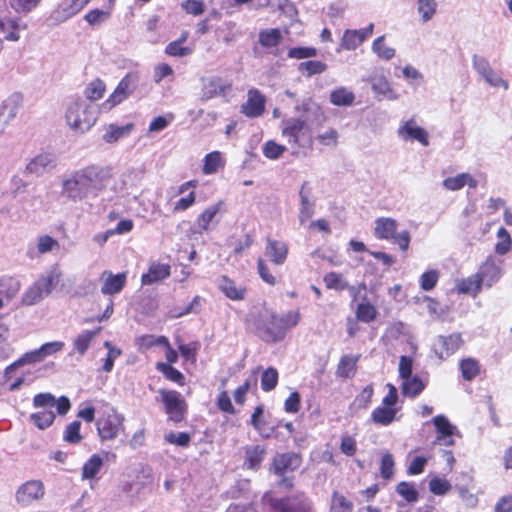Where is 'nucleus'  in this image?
Here are the masks:
<instances>
[{
  "label": "nucleus",
  "mask_w": 512,
  "mask_h": 512,
  "mask_svg": "<svg viewBox=\"0 0 512 512\" xmlns=\"http://www.w3.org/2000/svg\"><path fill=\"white\" fill-rule=\"evenodd\" d=\"M465 185L469 188L475 189L478 182L469 173H459L453 177H447L442 181V186L449 191H457L462 189Z\"/></svg>",
  "instance_id": "28"
},
{
  "label": "nucleus",
  "mask_w": 512,
  "mask_h": 512,
  "mask_svg": "<svg viewBox=\"0 0 512 512\" xmlns=\"http://www.w3.org/2000/svg\"><path fill=\"white\" fill-rule=\"evenodd\" d=\"M354 100V93L345 87H339L330 93V102L335 106H350Z\"/></svg>",
  "instance_id": "45"
},
{
  "label": "nucleus",
  "mask_w": 512,
  "mask_h": 512,
  "mask_svg": "<svg viewBox=\"0 0 512 512\" xmlns=\"http://www.w3.org/2000/svg\"><path fill=\"white\" fill-rule=\"evenodd\" d=\"M266 109V96L257 88L247 91V100L241 104L240 112L247 118H258Z\"/></svg>",
  "instance_id": "13"
},
{
  "label": "nucleus",
  "mask_w": 512,
  "mask_h": 512,
  "mask_svg": "<svg viewBox=\"0 0 512 512\" xmlns=\"http://www.w3.org/2000/svg\"><path fill=\"white\" fill-rule=\"evenodd\" d=\"M44 359L42 358L41 354L37 349L28 351L24 353L20 358H18L16 361L8 365L4 370V378L6 380L10 379L12 376V373L19 367L25 366V365H31L36 364L39 362H42Z\"/></svg>",
  "instance_id": "29"
},
{
  "label": "nucleus",
  "mask_w": 512,
  "mask_h": 512,
  "mask_svg": "<svg viewBox=\"0 0 512 512\" xmlns=\"http://www.w3.org/2000/svg\"><path fill=\"white\" fill-rule=\"evenodd\" d=\"M398 223L390 217H380L375 220L374 236L379 240H389L406 252L409 249L411 235L408 230L397 233Z\"/></svg>",
  "instance_id": "6"
},
{
  "label": "nucleus",
  "mask_w": 512,
  "mask_h": 512,
  "mask_svg": "<svg viewBox=\"0 0 512 512\" xmlns=\"http://www.w3.org/2000/svg\"><path fill=\"white\" fill-rule=\"evenodd\" d=\"M362 43L357 30L347 29L343 34L341 47L345 50H354Z\"/></svg>",
  "instance_id": "62"
},
{
  "label": "nucleus",
  "mask_w": 512,
  "mask_h": 512,
  "mask_svg": "<svg viewBox=\"0 0 512 512\" xmlns=\"http://www.w3.org/2000/svg\"><path fill=\"white\" fill-rule=\"evenodd\" d=\"M111 16V10L92 9L85 16L84 19L92 26L99 25Z\"/></svg>",
  "instance_id": "64"
},
{
  "label": "nucleus",
  "mask_w": 512,
  "mask_h": 512,
  "mask_svg": "<svg viewBox=\"0 0 512 512\" xmlns=\"http://www.w3.org/2000/svg\"><path fill=\"white\" fill-rule=\"evenodd\" d=\"M81 422L74 420L69 423L63 432V440L69 444L76 445L83 440V436L80 433Z\"/></svg>",
  "instance_id": "53"
},
{
  "label": "nucleus",
  "mask_w": 512,
  "mask_h": 512,
  "mask_svg": "<svg viewBox=\"0 0 512 512\" xmlns=\"http://www.w3.org/2000/svg\"><path fill=\"white\" fill-rule=\"evenodd\" d=\"M395 490L408 503L417 502L419 499V493L412 482L401 481L397 484Z\"/></svg>",
  "instance_id": "50"
},
{
  "label": "nucleus",
  "mask_w": 512,
  "mask_h": 512,
  "mask_svg": "<svg viewBox=\"0 0 512 512\" xmlns=\"http://www.w3.org/2000/svg\"><path fill=\"white\" fill-rule=\"evenodd\" d=\"M124 418L114 409L103 412L96 421V429L101 441L115 439L124 429Z\"/></svg>",
  "instance_id": "9"
},
{
  "label": "nucleus",
  "mask_w": 512,
  "mask_h": 512,
  "mask_svg": "<svg viewBox=\"0 0 512 512\" xmlns=\"http://www.w3.org/2000/svg\"><path fill=\"white\" fill-rule=\"evenodd\" d=\"M167 343V337L164 335L154 336V335H142L136 339V344L139 349H150L154 346H162V344Z\"/></svg>",
  "instance_id": "56"
},
{
  "label": "nucleus",
  "mask_w": 512,
  "mask_h": 512,
  "mask_svg": "<svg viewBox=\"0 0 512 512\" xmlns=\"http://www.w3.org/2000/svg\"><path fill=\"white\" fill-rule=\"evenodd\" d=\"M21 289V282L15 276H0V309L4 306V299L14 298Z\"/></svg>",
  "instance_id": "25"
},
{
  "label": "nucleus",
  "mask_w": 512,
  "mask_h": 512,
  "mask_svg": "<svg viewBox=\"0 0 512 512\" xmlns=\"http://www.w3.org/2000/svg\"><path fill=\"white\" fill-rule=\"evenodd\" d=\"M464 344L460 333H452L447 336H439L435 346V353L440 359L448 358L458 351Z\"/></svg>",
  "instance_id": "17"
},
{
  "label": "nucleus",
  "mask_w": 512,
  "mask_h": 512,
  "mask_svg": "<svg viewBox=\"0 0 512 512\" xmlns=\"http://www.w3.org/2000/svg\"><path fill=\"white\" fill-rule=\"evenodd\" d=\"M361 355H343L336 368V376L341 379H351L357 372V364L360 360Z\"/></svg>",
  "instance_id": "27"
},
{
  "label": "nucleus",
  "mask_w": 512,
  "mask_h": 512,
  "mask_svg": "<svg viewBox=\"0 0 512 512\" xmlns=\"http://www.w3.org/2000/svg\"><path fill=\"white\" fill-rule=\"evenodd\" d=\"M155 368L164 376L166 380L173 382L181 387L186 384L184 374L178 369L174 368L172 365H169V363L157 362Z\"/></svg>",
  "instance_id": "34"
},
{
  "label": "nucleus",
  "mask_w": 512,
  "mask_h": 512,
  "mask_svg": "<svg viewBox=\"0 0 512 512\" xmlns=\"http://www.w3.org/2000/svg\"><path fill=\"white\" fill-rule=\"evenodd\" d=\"M0 32L9 41L19 40V23L15 19H0Z\"/></svg>",
  "instance_id": "49"
},
{
  "label": "nucleus",
  "mask_w": 512,
  "mask_h": 512,
  "mask_svg": "<svg viewBox=\"0 0 512 512\" xmlns=\"http://www.w3.org/2000/svg\"><path fill=\"white\" fill-rule=\"evenodd\" d=\"M452 488L451 483L446 478L435 476L429 481V490L432 494L443 496Z\"/></svg>",
  "instance_id": "57"
},
{
  "label": "nucleus",
  "mask_w": 512,
  "mask_h": 512,
  "mask_svg": "<svg viewBox=\"0 0 512 512\" xmlns=\"http://www.w3.org/2000/svg\"><path fill=\"white\" fill-rule=\"evenodd\" d=\"M439 277L440 274L438 270L432 269L424 272L419 279L421 289L424 291H430L434 289L439 280Z\"/></svg>",
  "instance_id": "61"
},
{
  "label": "nucleus",
  "mask_w": 512,
  "mask_h": 512,
  "mask_svg": "<svg viewBox=\"0 0 512 512\" xmlns=\"http://www.w3.org/2000/svg\"><path fill=\"white\" fill-rule=\"evenodd\" d=\"M283 40L279 28L263 29L258 34V43L265 49L277 48Z\"/></svg>",
  "instance_id": "30"
},
{
  "label": "nucleus",
  "mask_w": 512,
  "mask_h": 512,
  "mask_svg": "<svg viewBox=\"0 0 512 512\" xmlns=\"http://www.w3.org/2000/svg\"><path fill=\"white\" fill-rule=\"evenodd\" d=\"M399 134L404 140H416L423 146L429 145L428 132L416 126L413 120L406 121L399 129Z\"/></svg>",
  "instance_id": "24"
},
{
  "label": "nucleus",
  "mask_w": 512,
  "mask_h": 512,
  "mask_svg": "<svg viewBox=\"0 0 512 512\" xmlns=\"http://www.w3.org/2000/svg\"><path fill=\"white\" fill-rule=\"evenodd\" d=\"M257 271L259 274V277L262 279L263 282L270 286H274L277 283V278L275 275L272 274L270 267L268 266L267 262L259 257L257 259Z\"/></svg>",
  "instance_id": "59"
},
{
  "label": "nucleus",
  "mask_w": 512,
  "mask_h": 512,
  "mask_svg": "<svg viewBox=\"0 0 512 512\" xmlns=\"http://www.w3.org/2000/svg\"><path fill=\"white\" fill-rule=\"evenodd\" d=\"M202 99L210 100L218 96H225L231 89V83L223 81L220 77L202 78Z\"/></svg>",
  "instance_id": "20"
},
{
  "label": "nucleus",
  "mask_w": 512,
  "mask_h": 512,
  "mask_svg": "<svg viewBox=\"0 0 512 512\" xmlns=\"http://www.w3.org/2000/svg\"><path fill=\"white\" fill-rule=\"evenodd\" d=\"M394 458L392 454L385 453L381 458L380 474L384 480H390L394 475Z\"/></svg>",
  "instance_id": "63"
},
{
  "label": "nucleus",
  "mask_w": 512,
  "mask_h": 512,
  "mask_svg": "<svg viewBox=\"0 0 512 512\" xmlns=\"http://www.w3.org/2000/svg\"><path fill=\"white\" fill-rule=\"evenodd\" d=\"M306 182L302 185L299 195L301 199V208L299 211V221L300 223H304L308 221L314 214V204L311 202L308 198V196L305 194L304 189L306 186Z\"/></svg>",
  "instance_id": "51"
},
{
  "label": "nucleus",
  "mask_w": 512,
  "mask_h": 512,
  "mask_svg": "<svg viewBox=\"0 0 512 512\" xmlns=\"http://www.w3.org/2000/svg\"><path fill=\"white\" fill-rule=\"evenodd\" d=\"M308 126L305 121L294 118L287 122L282 129V136L287 138L288 143L293 147H301L302 141L308 134Z\"/></svg>",
  "instance_id": "16"
},
{
  "label": "nucleus",
  "mask_w": 512,
  "mask_h": 512,
  "mask_svg": "<svg viewBox=\"0 0 512 512\" xmlns=\"http://www.w3.org/2000/svg\"><path fill=\"white\" fill-rule=\"evenodd\" d=\"M66 120L73 130L83 133L96 123L97 117L92 105L77 100L68 107Z\"/></svg>",
  "instance_id": "8"
},
{
  "label": "nucleus",
  "mask_w": 512,
  "mask_h": 512,
  "mask_svg": "<svg viewBox=\"0 0 512 512\" xmlns=\"http://www.w3.org/2000/svg\"><path fill=\"white\" fill-rule=\"evenodd\" d=\"M459 368L465 381L474 380L480 374L481 370L479 361L471 357L462 359L459 363Z\"/></svg>",
  "instance_id": "38"
},
{
  "label": "nucleus",
  "mask_w": 512,
  "mask_h": 512,
  "mask_svg": "<svg viewBox=\"0 0 512 512\" xmlns=\"http://www.w3.org/2000/svg\"><path fill=\"white\" fill-rule=\"evenodd\" d=\"M372 50L383 60H390L395 56V49L385 44V36H380L373 41Z\"/></svg>",
  "instance_id": "55"
},
{
  "label": "nucleus",
  "mask_w": 512,
  "mask_h": 512,
  "mask_svg": "<svg viewBox=\"0 0 512 512\" xmlns=\"http://www.w3.org/2000/svg\"><path fill=\"white\" fill-rule=\"evenodd\" d=\"M474 69L485 79V81L494 87L508 88V82L502 79L497 72H495L488 60L482 56L474 55L472 58Z\"/></svg>",
  "instance_id": "15"
},
{
  "label": "nucleus",
  "mask_w": 512,
  "mask_h": 512,
  "mask_svg": "<svg viewBox=\"0 0 512 512\" xmlns=\"http://www.w3.org/2000/svg\"><path fill=\"white\" fill-rule=\"evenodd\" d=\"M203 301H204V299L201 296L196 295L186 307H184L182 309L178 308V307L171 309L170 317L179 318V317L191 314V313L197 314L201 310V305H202Z\"/></svg>",
  "instance_id": "48"
},
{
  "label": "nucleus",
  "mask_w": 512,
  "mask_h": 512,
  "mask_svg": "<svg viewBox=\"0 0 512 512\" xmlns=\"http://www.w3.org/2000/svg\"><path fill=\"white\" fill-rule=\"evenodd\" d=\"M171 267L169 264L153 262L150 264L147 273L142 274V285H151L155 282L162 281L170 276Z\"/></svg>",
  "instance_id": "26"
},
{
  "label": "nucleus",
  "mask_w": 512,
  "mask_h": 512,
  "mask_svg": "<svg viewBox=\"0 0 512 512\" xmlns=\"http://www.w3.org/2000/svg\"><path fill=\"white\" fill-rule=\"evenodd\" d=\"M502 260L489 255L479 266L476 274L482 284L488 288L497 283L502 276Z\"/></svg>",
  "instance_id": "12"
},
{
  "label": "nucleus",
  "mask_w": 512,
  "mask_h": 512,
  "mask_svg": "<svg viewBox=\"0 0 512 512\" xmlns=\"http://www.w3.org/2000/svg\"><path fill=\"white\" fill-rule=\"evenodd\" d=\"M265 253L274 265L280 266L283 265L288 258L289 246L284 241L267 237Z\"/></svg>",
  "instance_id": "22"
},
{
  "label": "nucleus",
  "mask_w": 512,
  "mask_h": 512,
  "mask_svg": "<svg viewBox=\"0 0 512 512\" xmlns=\"http://www.w3.org/2000/svg\"><path fill=\"white\" fill-rule=\"evenodd\" d=\"M482 286V282L475 273L467 278L461 279L456 285V290L459 294H468L476 297L480 293Z\"/></svg>",
  "instance_id": "32"
},
{
  "label": "nucleus",
  "mask_w": 512,
  "mask_h": 512,
  "mask_svg": "<svg viewBox=\"0 0 512 512\" xmlns=\"http://www.w3.org/2000/svg\"><path fill=\"white\" fill-rule=\"evenodd\" d=\"M386 387L388 392L383 397L381 405L375 407L370 415L372 423L378 426H389L399 420L398 413L400 407H397L399 400L398 390L391 383H387Z\"/></svg>",
  "instance_id": "5"
},
{
  "label": "nucleus",
  "mask_w": 512,
  "mask_h": 512,
  "mask_svg": "<svg viewBox=\"0 0 512 512\" xmlns=\"http://www.w3.org/2000/svg\"><path fill=\"white\" fill-rule=\"evenodd\" d=\"M56 282V277L52 274L41 276L24 292L22 304L26 306L37 304L44 295L52 292Z\"/></svg>",
  "instance_id": "10"
},
{
  "label": "nucleus",
  "mask_w": 512,
  "mask_h": 512,
  "mask_svg": "<svg viewBox=\"0 0 512 512\" xmlns=\"http://www.w3.org/2000/svg\"><path fill=\"white\" fill-rule=\"evenodd\" d=\"M299 321L300 313L298 311H289L280 315L269 308L252 314L249 319L253 333L268 344L284 340L288 331L297 326Z\"/></svg>",
  "instance_id": "1"
},
{
  "label": "nucleus",
  "mask_w": 512,
  "mask_h": 512,
  "mask_svg": "<svg viewBox=\"0 0 512 512\" xmlns=\"http://www.w3.org/2000/svg\"><path fill=\"white\" fill-rule=\"evenodd\" d=\"M266 454L265 449L260 445L248 446L245 448L244 466L250 470H257Z\"/></svg>",
  "instance_id": "31"
},
{
  "label": "nucleus",
  "mask_w": 512,
  "mask_h": 512,
  "mask_svg": "<svg viewBox=\"0 0 512 512\" xmlns=\"http://www.w3.org/2000/svg\"><path fill=\"white\" fill-rule=\"evenodd\" d=\"M302 464V456L295 452L276 454L271 462L270 470L277 476L297 470Z\"/></svg>",
  "instance_id": "14"
},
{
  "label": "nucleus",
  "mask_w": 512,
  "mask_h": 512,
  "mask_svg": "<svg viewBox=\"0 0 512 512\" xmlns=\"http://www.w3.org/2000/svg\"><path fill=\"white\" fill-rule=\"evenodd\" d=\"M101 329V327H97L94 330H86L80 333L73 342L74 349L80 355L85 354L90 346L92 339L100 333Z\"/></svg>",
  "instance_id": "43"
},
{
  "label": "nucleus",
  "mask_w": 512,
  "mask_h": 512,
  "mask_svg": "<svg viewBox=\"0 0 512 512\" xmlns=\"http://www.w3.org/2000/svg\"><path fill=\"white\" fill-rule=\"evenodd\" d=\"M159 401L169 421L179 424L186 420L188 403L180 392L174 389H160Z\"/></svg>",
  "instance_id": "7"
},
{
  "label": "nucleus",
  "mask_w": 512,
  "mask_h": 512,
  "mask_svg": "<svg viewBox=\"0 0 512 512\" xmlns=\"http://www.w3.org/2000/svg\"><path fill=\"white\" fill-rule=\"evenodd\" d=\"M225 160L219 151H212L205 155L202 172L205 175L216 173L219 169L224 168Z\"/></svg>",
  "instance_id": "37"
},
{
  "label": "nucleus",
  "mask_w": 512,
  "mask_h": 512,
  "mask_svg": "<svg viewBox=\"0 0 512 512\" xmlns=\"http://www.w3.org/2000/svg\"><path fill=\"white\" fill-rule=\"evenodd\" d=\"M32 405L35 409H41L31 413L29 416V420L39 430H46L53 425L56 419V415L52 410L54 407L61 416L66 415L71 408V402L68 397L61 396L57 399L49 392L34 395Z\"/></svg>",
  "instance_id": "3"
},
{
  "label": "nucleus",
  "mask_w": 512,
  "mask_h": 512,
  "mask_svg": "<svg viewBox=\"0 0 512 512\" xmlns=\"http://www.w3.org/2000/svg\"><path fill=\"white\" fill-rule=\"evenodd\" d=\"M418 12L421 15V19L427 22L433 18L437 9L436 0H417Z\"/></svg>",
  "instance_id": "58"
},
{
  "label": "nucleus",
  "mask_w": 512,
  "mask_h": 512,
  "mask_svg": "<svg viewBox=\"0 0 512 512\" xmlns=\"http://www.w3.org/2000/svg\"><path fill=\"white\" fill-rule=\"evenodd\" d=\"M323 282L327 289L344 291L350 288L344 276L341 273L334 271L326 273L323 277Z\"/></svg>",
  "instance_id": "46"
},
{
  "label": "nucleus",
  "mask_w": 512,
  "mask_h": 512,
  "mask_svg": "<svg viewBox=\"0 0 512 512\" xmlns=\"http://www.w3.org/2000/svg\"><path fill=\"white\" fill-rule=\"evenodd\" d=\"M134 124L129 123L124 126H117L115 124H110L103 135V139L107 143H114L118 141L119 139L127 136L130 134V132L133 130Z\"/></svg>",
  "instance_id": "41"
},
{
  "label": "nucleus",
  "mask_w": 512,
  "mask_h": 512,
  "mask_svg": "<svg viewBox=\"0 0 512 512\" xmlns=\"http://www.w3.org/2000/svg\"><path fill=\"white\" fill-rule=\"evenodd\" d=\"M103 459L98 454H93L82 466V479H93L103 466Z\"/></svg>",
  "instance_id": "42"
},
{
  "label": "nucleus",
  "mask_w": 512,
  "mask_h": 512,
  "mask_svg": "<svg viewBox=\"0 0 512 512\" xmlns=\"http://www.w3.org/2000/svg\"><path fill=\"white\" fill-rule=\"evenodd\" d=\"M131 84L132 76L127 74L120 80L111 95L102 103L103 109L111 110L127 99L132 93Z\"/></svg>",
  "instance_id": "18"
},
{
  "label": "nucleus",
  "mask_w": 512,
  "mask_h": 512,
  "mask_svg": "<svg viewBox=\"0 0 512 512\" xmlns=\"http://www.w3.org/2000/svg\"><path fill=\"white\" fill-rule=\"evenodd\" d=\"M106 85L103 80L96 78L89 82L84 89L85 97L90 101H96L104 96Z\"/></svg>",
  "instance_id": "47"
},
{
  "label": "nucleus",
  "mask_w": 512,
  "mask_h": 512,
  "mask_svg": "<svg viewBox=\"0 0 512 512\" xmlns=\"http://www.w3.org/2000/svg\"><path fill=\"white\" fill-rule=\"evenodd\" d=\"M101 292L104 295H115L122 291L126 285L127 273L113 274L111 271H104L101 275Z\"/></svg>",
  "instance_id": "21"
},
{
  "label": "nucleus",
  "mask_w": 512,
  "mask_h": 512,
  "mask_svg": "<svg viewBox=\"0 0 512 512\" xmlns=\"http://www.w3.org/2000/svg\"><path fill=\"white\" fill-rule=\"evenodd\" d=\"M217 287L232 301H243L247 295V287L245 285H238L235 280L227 275H221L217 279Z\"/></svg>",
  "instance_id": "19"
},
{
  "label": "nucleus",
  "mask_w": 512,
  "mask_h": 512,
  "mask_svg": "<svg viewBox=\"0 0 512 512\" xmlns=\"http://www.w3.org/2000/svg\"><path fill=\"white\" fill-rule=\"evenodd\" d=\"M512 248V239L509 232L500 227L497 231V242L495 244V252L499 255L507 254Z\"/></svg>",
  "instance_id": "54"
},
{
  "label": "nucleus",
  "mask_w": 512,
  "mask_h": 512,
  "mask_svg": "<svg viewBox=\"0 0 512 512\" xmlns=\"http://www.w3.org/2000/svg\"><path fill=\"white\" fill-rule=\"evenodd\" d=\"M432 421L437 430V437L434 444L453 446L455 441L451 436L454 433L455 427H453L449 420L443 415L435 416Z\"/></svg>",
  "instance_id": "23"
},
{
  "label": "nucleus",
  "mask_w": 512,
  "mask_h": 512,
  "mask_svg": "<svg viewBox=\"0 0 512 512\" xmlns=\"http://www.w3.org/2000/svg\"><path fill=\"white\" fill-rule=\"evenodd\" d=\"M45 495V486L41 480L31 479L22 483L15 492V501L21 507H28L40 501Z\"/></svg>",
  "instance_id": "11"
},
{
  "label": "nucleus",
  "mask_w": 512,
  "mask_h": 512,
  "mask_svg": "<svg viewBox=\"0 0 512 512\" xmlns=\"http://www.w3.org/2000/svg\"><path fill=\"white\" fill-rule=\"evenodd\" d=\"M427 383L417 375L404 379L402 383V394L409 398H416L425 389Z\"/></svg>",
  "instance_id": "35"
},
{
  "label": "nucleus",
  "mask_w": 512,
  "mask_h": 512,
  "mask_svg": "<svg viewBox=\"0 0 512 512\" xmlns=\"http://www.w3.org/2000/svg\"><path fill=\"white\" fill-rule=\"evenodd\" d=\"M54 159L50 153H41L34 157L26 166L29 173L41 175L53 166Z\"/></svg>",
  "instance_id": "33"
},
{
  "label": "nucleus",
  "mask_w": 512,
  "mask_h": 512,
  "mask_svg": "<svg viewBox=\"0 0 512 512\" xmlns=\"http://www.w3.org/2000/svg\"><path fill=\"white\" fill-rule=\"evenodd\" d=\"M221 205V202L211 205L204 209L203 212L197 217L196 225L200 234L209 230V225L215 216L219 213Z\"/></svg>",
  "instance_id": "36"
},
{
  "label": "nucleus",
  "mask_w": 512,
  "mask_h": 512,
  "mask_svg": "<svg viewBox=\"0 0 512 512\" xmlns=\"http://www.w3.org/2000/svg\"><path fill=\"white\" fill-rule=\"evenodd\" d=\"M354 504L344 494L334 490L331 494L329 512H353Z\"/></svg>",
  "instance_id": "39"
},
{
  "label": "nucleus",
  "mask_w": 512,
  "mask_h": 512,
  "mask_svg": "<svg viewBox=\"0 0 512 512\" xmlns=\"http://www.w3.org/2000/svg\"><path fill=\"white\" fill-rule=\"evenodd\" d=\"M327 70V64L319 60H307L298 65V71L305 77L322 74Z\"/></svg>",
  "instance_id": "44"
},
{
  "label": "nucleus",
  "mask_w": 512,
  "mask_h": 512,
  "mask_svg": "<svg viewBox=\"0 0 512 512\" xmlns=\"http://www.w3.org/2000/svg\"><path fill=\"white\" fill-rule=\"evenodd\" d=\"M377 316L378 310L376 306L368 301H362L356 307L355 317L358 321L371 323L376 320Z\"/></svg>",
  "instance_id": "40"
},
{
  "label": "nucleus",
  "mask_w": 512,
  "mask_h": 512,
  "mask_svg": "<svg viewBox=\"0 0 512 512\" xmlns=\"http://www.w3.org/2000/svg\"><path fill=\"white\" fill-rule=\"evenodd\" d=\"M110 167L90 165L74 172L63 181V191L72 200H82L92 191L103 190L112 179Z\"/></svg>",
  "instance_id": "2"
},
{
  "label": "nucleus",
  "mask_w": 512,
  "mask_h": 512,
  "mask_svg": "<svg viewBox=\"0 0 512 512\" xmlns=\"http://www.w3.org/2000/svg\"><path fill=\"white\" fill-rule=\"evenodd\" d=\"M164 52L171 57H185L192 54L193 49L174 40L166 45Z\"/></svg>",
  "instance_id": "60"
},
{
  "label": "nucleus",
  "mask_w": 512,
  "mask_h": 512,
  "mask_svg": "<svg viewBox=\"0 0 512 512\" xmlns=\"http://www.w3.org/2000/svg\"><path fill=\"white\" fill-rule=\"evenodd\" d=\"M262 501L275 512H312L313 509L312 501L305 492L276 497L272 492L267 491L263 494Z\"/></svg>",
  "instance_id": "4"
},
{
  "label": "nucleus",
  "mask_w": 512,
  "mask_h": 512,
  "mask_svg": "<svg viewBox=\"0 0 512 512\" xmlns=\"http://www.w3.org/2000/svg\"><path fill=\"white\" fill-rule=\"evenodd\" d=\"M279 373L276 368L268 367L261 374V389L264 392L274 390L278 384Z\"/></svg>",
  "instance_id": "52"
}]
</instances>
